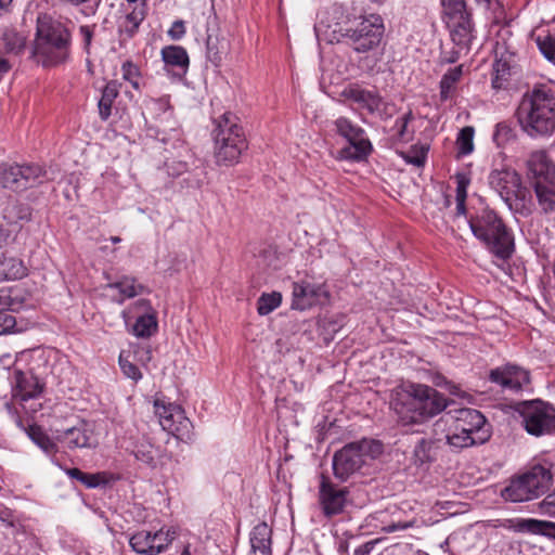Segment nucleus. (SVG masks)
<instances>
[{
  "label": "nucleus",
  "mask_w": 555,
  "mask_h": 555,
  "mask_svg": "<svg viewBox=\"0 0 555 555\" xmlns=\"http://www.w3.org/2000/svg\"><path fill=\"white\" fill-rule=\"evenodd\" d=\"M447 405L442 393L418 383H403L390 395V408L402 425L422 424L442 412Z\"/></svg>",
  "instance_id": "1"
},
{
  "label": "nucleus",
  "mask_w": 555,
  "mask_h": 555,
  "mask_svg": "<svg viewBox=\"0 0 555 555\" xmlns=\"http://www.w3.org/2000/svg\"><path fill=\"white\" fill-rule=\"evenodd\" d=\"M516 116L522 131L529 137H551L555 132V83H537L526 91Z\"/></svg>",
  "instance_id": "2"
},
{
  "label": "nucleus",
  "mask_w": 555,
  "mask_h": 555,
  "mask_svg": "<svg viewBox=\"0 0 555 555\" xmlns=\"http://www.w3.org/2000/svg\"><path fill=\"white\" fill-rule=\"evenodd\" d=\"M70 33L65 25L46 14L38 16L33 50L38 63L50 67L66 62L70 54Z\"/></svg>",
  "instance_id": "3"
},
{
  "label": "nucleus",
  "mask_w": 555,
  "mask_h": 555,
  "mask_svg": "<svg viewBox=\"0 0 555 555\" xmlns=\"http://www.w3.org/2000/svg\"><path fill=\"white\" fill-rule=\"evenodd\" d=\"M385 24L379 14L370 13L356 16L347 14L333 31L337 43H346L357 53H366L376 49L384 36Z\"/></svg>",
  "instance_id": "4"
},
{
  "label": "nucleus",
  "mask_w": 555,
  "mask_h": 555,
  "mask_svg": "<svg viewBox=\"0 0 555 555\" xmlns=\"http://www.w3.org/2000/svg\"><path fill=\"white\" fill-rule=\"evenodd\" d=\"M469 228L494 257L506 260L514 253L512 232L499 215L489 208H483L468 219Z\"/></svg>",
  "instance_id": "5"
},
{
  "label": "nucleus",
  "mask_w": 555,
  "mask_h": 555,
  "mask_svg": "<svg viewBox=\"0 0 555 555\" xmlns=\"http://www.w3.org/2000/svg\"><path fill=\"white\" fill-rule=\"evenodd\" d=\"M214 129L215 159L218 166H233L248 149V142L236 115L227 112L216 121Z\"/></svg>",
  "instance_id": "6"
},
{
  "label": "nucleus",
  "mask_w": 555,
  "mask_h": 555,
  "mask_svg": "<svg viewBox=\"0 0 555 555\" xmlns=\"http://www.w3.org/2000/svg\"><path fill=\"white\" fill-rule=\"evenodd\" d=\"M488 182L509 210L530 212V192L522 185L521 178L515 169L506 166L494 168L489 173Z\"/></svg>",
  "instance_id": "7"
},
{
  "label": "nucleus",
  "mask_w": 555,
  "mask_h": 555,
  "mask_svg": "<svg viewBox=\"0 0 555 555\" xmlns=\"http://www.w3.org/2000/svg\"><path fill=\"white\" fill-rule=\"evenodd\" d=\"M382 453L383 444L379 441L363 439L348 443L333 456L334 476L340 481H347L363 465Z\"/></svg>",
  "instance_id": "8"
},
{
  "label": "nucleus",
  "mask_w": 555,
  "mask_h": 555,
  "mask_svg": "<svg viewBox=\"0 0 555 555\" xmlns=\"http://www.w3.org/2000/svg\"><path fill=\"white\" fill-rule=\"evenodd\" d=\"M51 179L44 166L37 163H0V188L13 193L37 188Z\"/></svg>",
  "instance_id": "9"
},
{
  "label": "nucleus",
  "mask_w": 555,
  "mask_h": 555,
  "mask_svg": "<svg viewBox=\"0 0 555 555\" xmlns=\"http://www.w3.org/2000/svg\"><path fill=\"white\" fill-rule=\"evenodd\" d=\"M551 482V472L537 465L517 478H513L502 490L501 495L511 502L531 501L544 494L550 489Z\"/></svg>",
  "instance_id": "10"
},
{
  "label": "nucleus",
  "mask_w": 555,
  "mask_h": 555,
  "mask_svg": "<svg viewBox=\"0 0 555 555\" xmlns=\"http://www.w3.org/2000/svg\"><path fill=\"white\" fill-rule=\"evenodd\" d=\"M335 132L349 145L339 150L338 158L346 160H364L372 152V143L365 130L350 118L340 116L334 121Z\"/></svg>",
  "instance_id": "11"
},
{
  "label": "nucleus",
  "mask_w": 555,
  "mask_h": 555,
  "mask_svg": "<svg viewBox=\"0 0 555 555\" xmlns=\"http://www.w3.org/2000/svg\"><path fill=\"white\" fill-rule=\"evenodd\" d=\"M516 411L526 431L532 436L548 435L555 429V408L545 401H524L517 404Z\"/></svg>",
  "instance_id": "12"
},
{
  "label": "nucleus",
  "mask_w": 555,
  "mask_h": 555,
  "mask_svg": "<svg viewBox=\"0 0 555 555\" xmlns=\"http://www.w3.org/2000/svg\"><path fill=\"white\" fill-rule=\"evenodd\" d=\"M177 537L173 528L157 531L140 530L129 538V544L137 554L159 555L168 550Z\"/></svg>",
  "instance_id": "13"
},
{
  "label": "nucleus",
  "mask_w": 555,
  "mask_h": 555,
  "mask_svg": "<svg viewBox=\"0 0 555 555\" xmlns=\"http://www.w3.org/2000/svg\"><path fill=\"white\" fill-rule=\"evenodd\" d=\"M154 409L164 430L180 439L190 438L192 424L184 415V411L180 405L156 399L154 401Z\"/></svg>",
  "instance_id": "14"
},
{
  "label": "nucleus",
  "mask_w": 555,
  "mask_h": 555,
  "mask_svg": "<svg viewBox=\"0 0 555 555\" xmlns=\"http://www.w3.org/2000/svg\"><path fill=\"white\" fill-rule=\"evenodd\" d=\"M348 496L347 487H338L324 474L320 476L318 503L324 516L330 518L344 513Z\"/></svg>",
  "instance_id": "15"
},
{
  "label": "nucleus",
  "mask_w": 555,
  "mask_h": 555,
  "mask_svg": "<svg viewBox=\"0 0 555 555\" xmlns=\"http://www.w3.org/2000/svg\"><path fill=\"white\" fill-rule=\"evenodd\" d=\"M5 409L12 415L16 426L26 433L27 437L48 456H54L59 447L56 442L46 433V430L37 425L30 423L29 420L24 421L20 412L15 410L12 403H5Z\"/></svg>",
  "instance_id": "16"
},
{
  "label": "nucleus",
  "mask_w": 555,
  "mask_h": 555,
  "mask_svg": "<svg viewBox=\"0 0 555 555\" xmlns=\"http://www.w3.org/2000/svg\"><path fill=\"white\" fill-rule=\"evenodd\" d=\"M488 379L503 390L511 391H519L530 382L528 371L511 363L490 370Z\"/></svg>",
  "instance_id": "17"
},
{
  "label": "nucleus",
  "mask_w": 555,
  "mask_h": 555,
  "mask_svg": "<svg viewBox=\"0 0 555 555\" xmlns=\"http://www.w3.org/2000/svg\"><path fill=\"white\" fill-rule=\"evenodd\" d=\"M44 383L31 372L15 370L12 376V401H27L41 398Z\"/></svg>",
  "instance_id": "18"
},
{
  "label": "nucleus",
  "mask_w": 555,
  "mask_h": 555,
  "mask_svg": "<svg viewBox=\"0 0 555 555\" xmlns=\"http://www.w3.org/2000/svg\"><path fill=\"white\" fill-rule=\"evenodd\" d=\"M453 426L462 434H467L473 437H482L486 435V441L490 438V433L486 428V417L475 409L464 408L456 411L454 416Z\"/></svg>",
  "instance_id": "19"
},
{
  "label": "nucleus",
  "mask_w": 555,
  "mask_h": 555,
  "mask_svg": "<svg viewBox=\"0 0 555 555\" xmlns=\"http://www.w3.org/2000/svg\"><path fill=\"white\" fill-rule=\"evenodd\" d=\"M326 295L321 284L310 283L308 281L293 282L292 308L304 311L317 305L320 297Z\"/></svg>",
  "instance_id": "20"
},
{
  "label": "nucleus",
  "mask_w": 555,
  "mask_h": 555,
  "mask_svg": "<svg viewBox=\"0 0 555 555\" xmlns=\"http://www.w3.org/2000/svg\"><path fill=\"white\" fill-rule=\"evenodd\" d=\"M341 96L370 114L379 112L383 105V98L377 91L363 89L357 83L348 85L341 91Z\"/></svg>",
  "instance_id": "21"
},
{
  "label": "nucleus",
  "mask_w": 555,
  "mask_h": 555,
  "mask_svg": "<svg viewBox=\"0 0 555 555\" xmlns=\"http://www.w3.org/2000/svg\"><path fill=\"white\" fill-rule=\"evenodd\" d=\"M527 168L534 183H550L555 180V164L545 151H534L527 160Z\"/></svg>",
  "instance_id": "22"
},
{
  "label": "nucleus",
  "mask_w": 555,
  "mask_h": 555,
  "mask_svg": "<svg viewBox=\"0 0 555 555\" xmlns=\"http://www.w3.org/2000/svg\"><path fill=\"white\" fill-rule=\"evenodd\" d=\"M55 439L64 443L68 449L93 448L96 444L92 431L85 423H80L62 433L57 430Z\"/></svg>",
  "instance_id": "23"
},
{
  "label": "nucleus",
  "mask_w": 555,
  "mask_h": 555,
  "mask_svg": "<svg viewBox=\"0 0 555 555\" xmlns=\"http://www.w3.org/2000/svg\"><path fill=\"white\" fill-rule=\"evenodd\" d=\"M505 528L518 533L542 534L555 539V522L533 518L508 519Z\"/></svg>",
  "instance_id": "24"
},
{
  "label": "nucleus",
  "mask_w": 555,
  "mask_h": 555,
  "mask_svg": "<svg viewBox=\"0 0 555 555\" xmlns=\"http://www.w3.org/2000/svg\"><path fill=\"white\" fill-rule=\"evenodd\" d=\"M134 308H142L144 313L139 315L132 326V333L137 337L149 338L157 331V319L154 309L146 299H140L134 304Z\"/></svg>",
  "instance_id": "25"
},
{
  "label": "nucleus",
  "mask_w": 555,
  "mask_h": 555,
  "mask_svg": "<svg viewBox=\"0 0 555 555\" xmlns=\"http://www.w3.org/2000/svg\"><path fill=\"white\" fill-rule=\"evenodd\" d=\"M230 51L229 40L219 34L218 30L208 29L206 39V56L216 67L220 66L223 59Z\"/></svg>",
  "instance_id": "26"
},
{
  "label": "nucleus",
  "mask_w": 555,
  "mask_h": 555,
  "mask_svg": "<svg viewBox=\"0 0 555 555\" xmlns=\"http://www.w3.org/2000/svg\"><path fill=\"white\" fill-rule=\"evenodd\" d=\"M442 446V438L431 437L421 439L413 452L414 462L417 465L430 464L436 461Z\"/></svg>",
  "instance_id": "27"
},
{
  "label": "nucleus",
  "mask_w": 555,
  "mask_h": 555,
  "mask_svg": "<svg viewBox=\"0 0 555 555\" xmlns=\"http://www.w3.org/2000/svg\"><path fill=\"white\" fill-rule=\"evenodd\" d=\"M516 64L512 54H502L493 64V89L506 88V85L515 70Z\"/></svg>",
  "instance_id": "28"
},
{
  "label": "nucleus",
  "mask_w": 555,
  "mask_h": 555,
  "mask_svg": "<svg viewBox=\"0 0 555 555\" xmlns=\"http://www.w3.org/2000/svg\"><path fill=\"white\" fill-rule=\"evenodd\" d=\"M447 25L450 29L451 38L454 44L460 48H467L470 40L473 39V25L470 17H457L452 21H447Z\"/></svg>",
  "instance_id": "29"
},
{
  "label": "nucleus",
  "mask_w": 555,
  "mask_h": 555,
  "mask_svg": "<svg viewBox=\"0 0 555 555\" xmlns=\"http://www.w3.org/2000/svg\"><path fill=\"white\" fill-rule=\"evenodd\" d=\"M272 530L266 522L255 526L250 532V546L254 555H271Z\"/></svg>",
  "instance_id": "30"
},
{
  "label": "nucleus",
  "mask_w": 555,
  "mask_h": 555,
  "mask_svg": "<svg viewBox=\"0 0 555 555\" xmlns=\"http://www.w3.org/2000/svg\"><path fill=\"white\" fill-rule=\"evenodd\" d=\"M160 54L166 66L178 68L182 74L186 73L190 59L183 47L166 46L162 49Z\"/></svg>",
  "instance_id": "31"
},
{
  "label": "nucleus",
  "mask_w": 555,
  "mask_h": 555,
  "mask_svg": "<svg viewBox=\"0 0 555 555\" xmlns=\"http://www.w3.org/2000/svg\"><path fill=\"white\" fill-rule=\"evenodd\" d=\"M446 442L453 451H461L465 448L486 442V435L482 437H473L467 434H462L461 430L452 425L450 431L446 435Z\"/></svg>",
  "instance_id": "32"
},
{
  "label": "nucleus",
  "mask_w": 555,
  "mask_h": 555,
  "mask_svg": "<svg viewBox=\"0 0 555 555\" xmlns=\"http://www.w3.org/2000/svg\"><path fill=\"white\" fill-rule=\"evenodd\" d=\"M108 288L117 289L122 296L120 302L126 298H133L140 294L149 293L146 287L137 282L133 276L124 275L118 281L107 284Z\"/></svg>",
  "instance_id": "33"
},
{
  "label": "nucleus",
  "mask_w": 555,
  "mask_h": 555,
  "mask_svg": "<svg viewBox=\"0 0 555 555\" xmlns=\"http://www.w3.org/2000/svg\"><path fill=\"white\" fill-rule=\"evenodd\" d=\"M144 20L143 9L134 8L128 13L118 25L121 40L130 39L138 31L140 24Z\"/></svg>",
  "instance_id": "34"
},
{
  "label": "nucleus",
  "mask_w": 555,
  "mask_h": 555,
  "mask_svg": "<svg viewBox=\"0 0 555 555\" xmlns=\"http://www.w3.org/2000/svg\"><path fill=\"white\" fill-rule=\"evenodd\" d=\"M3 219L9 224L17 223L18 221H28L31 217L30 207L18 201H11L7 204L2 211Z\"/></svg>",
  "instance_id": "35"
},
{
  "label": "nucleus",
  "mask_w": 555,
  "mask_h": 555,
  "mask_svg": "<svg viewBox=\"0 0 555 555\" xmlns=\"http://www.w3.org/2000/svg\"><path fill=\"white\" fill-rule=\"evenodd\" d=\"M540 207L545 214L555 211V180L550 183H534Z\"/></svg>",
  "instance_id": "36"
},
{
  "label": "nucleus",
  "mask_w": 555,
  "mask_h": 555,
  "mask_svg": "<svg viewBox=\"0 0 555 555\" xmlns=\"http://www.w3.org/2000/svg\"><path fill=\"white\" fill-rule=\"evenodd\" d=\"M463 75V65L450 68L440 80V98L442 101L450 99L455 92V86Z\"/></svg>",
  "instance_id": "37"
},
{
  "label": "nucleus",
  "mask_w": 555,
  "mask_h": 555,
  "mask_svg": "<svg viewBox=\"0 0 555 555\" xmlns=\"http://www.w3.org/2000/svg\"><path fill=\"white\" fill-rule=\"evenodd\" d=\"M118 95V88L115 81L106 83L99 100V114L102 120H107L112 114V106Z\"/></svg>",
  "instance_id": "38"
},
{
  "label": "nucleus",
  "mask_w": 555,
  "mask_h": 555,
  "mask_svg": "<svg viewBox=\"0 0 555 555\" xmlns=\"http://www.w3.org/2000/svg\"><path fill=\"white\" fill-rule=\"evenodd\" d=\"M66 474L69 478L79 481L81 485L89 489L96 488L101 485L106 483L107 481L105 473H85L76 467L67 468Z\"/></svg>",
  "instance_id": "39"
},
{
  "label": "nucleus",
  "mask_w": 555,
  "mask_h": 555,
  "mask_svg": "<svg viewBox=\"0 0 555 555\" xmlns=\"http://www.w3.org/2000/svg\"><path fill=\"white\" fill-rule=\"evenodd\" d=\"M3 49L8 54H20L24 51L26 39L15 29L8 28L1 35Z\"/></svg>",
  "instance_id": "40"
},
{
  "label": "nucleus",
  "mask_w": 555,
  "mask_h": 555,
  "mask_svg": "<svg viewBox=\"0 0 555 555\" xmlns=\"http://www.w3.org/2000/svg\"><path fill=\"white\" fill-rule=\"evenodd\" d=\"M0 275L5 280H17L26 275V268L16 258H7L0 262Z\"/></svg>",
  "instance_id": "41"
},
{
  "label": "nucleus",
  "mask_w": 555,
  "mask_h": 555,
  "mask_svg": "<svg viewBox=\"0 0 555 555\" xmlns=\"http://www.w3.org/2000/svg\"><path fill=\"white\" fill-rule=\"evenodd\" d=\"M475 129L472 126L462 128L456 138L457 157L469 155L474 151Z\"/></svg>",
  "instance_id": "42"
},
{
  "label": "nucleus",
  "mask_w": 555,
  "mask_h": 555,
  "mask_svg": "<svg viewBox=\"0 0 555 555\" xmlns=\"http://www.w3.org/2000/svg\"><path fill=\"white\" fill-rule=\"evenodd\" d=\"M132 452L138 461L151 466L155 464L157 449L150 441L138 442Z\"/></svg>",
  "instance_id": "43"
},
{
  "label": "nucleus",
  "mask_w": 555,
  "mask_h": 555,
  "mask_svg": "<svg viewBox=\"0 0 555 555\" xmlns=\"http://www.w3.org/2000/svg\"><path fill=\"white\" fill-rule=\"evenodd\" d=\"M282 301V295L278 292L262 294L257 302V311L260 315H267L276 309Z\"/></svg>",
  "instance_id": "44"
},
{
  "label": "nucleus",
  "mask_w": 555,
  "mask_h": 555,
  "mask_svg": "<svg viewBox=\"0 0 555 555\" xmlns=\"http://www.w3.org/2000/svg\"><path fill=\"white\" fill-rule=\"evenodd\" d=\"M442 4L444 8V14L447 21H452L457 17H467L469 14L466 12L464 0H442Z\"/></svg>",
  "instance_id": "45"
},
{
  "label": "nucleus",
  "mask_w": 555,
  "mask_h": 555,
  "mask_svg": "<svg viewBox=\"0 0 555 555\" xmlns=\"http://www.w3.org/2000/svg\"><path fill=\"white\" fill-rule=\"evenodd\" d=\"M541 53L551 62H555V34L540 35L535 39Z\"/></svg>",
  "instance_id": "46"
},
{
  "label": "nucleus",
  "mask_w": 555,
  "mask_h": 555,
  "mask_svg": "<svg viewBox=\"0 0 555 555\" xmlns=\"http://www.w3.org/2000/svg\"><path fill=\"white\" fill-rule=\"evenodd\" d=\"M515 138L514 129L509 124L502 121L495 126L493 141L498 146H504Z\"/></svg>",
  "instance_id": "47"
},
{
  "label": "nucleus",
  "mask_w": 555,
  "mask_h": 555,
  "mask_svg": "<svg viewBox=\"0 0 555 555\" xmlns=\"http://www.w3.org/2000/svg\"><path fill=\"white\" fill-rule=\"evenodd\" d=\"M428 153V146L426 145H413L410 151H408L403 158L406 163L421 167L425 164L426 157Z\"/></svg>",
  "instance_id": "48"
},
{
  "label": "nucleus",
  "mask_w": 555,
  "mask_h": 555,
  "mask_svg": "<svg viewBox=\"0 0 555 555\" xmlns=\"http://www.w3.org/2000/svg\"><path fill=\"white\" fill-rule=\"evenodd\" d=\"M122 77L125 80L129 81L131 86L135 89H140V69L133 64L131 61H126L121 66Z\"/></svg>",
  "instance_id": "49"
},
{
  "label": "nucleus",
  "mask_w": 555,
  "mask_h": 555,
  "mask_svg": "<svg viewBox=\"0 0 555 555\" xmlns=\"http://www.w3.org/2000/svg\"><path fill=\"white\" fill-rule=\"evenodd\" d=\"M119 366L126 377L134 382H138L142 378V373L139 367L129 361L122 353L119 356Z\"/></svg>",
  "instance_id": "50"
},
{
  "label": "nucleus",
  "mask_w": 555,
  "mask_h": 555,
  "mask_svg": "<svg viewBox=\"0 0 555 555\" xmlns=\"http://www.w3.org/2000/svg\"><path fill=\"white\" fill-rule=\"evenodd\" d=\"M11 403L12 405L17 403L22 411L29 417H34V415L42 409V402L40 401V398L28 399L27 401H12ZM13 408L16 410L15 406Z\"/></svg>",
  "instance_id": "51"
},
{
  "label": "nucleus",
  "mask_w": 555,
  "mask_h": 555,
  "mask_svg": "<svg viewBox=\"0 0 555 555\" xmlns=\"http://www.w3.org/2000/svg\"><path fill=\"white\" fill-rule=\"evenodd\" d=\"M165 167L167 172L172 177H178L185 172L189 168L188 163L185 160H177L175 158H166Z\"/></svg>",
  "instance_id": "52"
},
{
  "label": "nucleus",
  "mask_w": 555,
  "mask_h": 555,
  "mask_svg": "<svg viewBox=\"0 0 555 555\" xmlns=\"http://www.w3.org/2000/svg\"><path fill=\"white\" fill-rule=\"evenodd\" d=\"M413 119V114L411 111L405 113L402 117L396 120L395 127L397 128L398 139L401 141H408L409 138L406 135L408 125Z\"/></svg>",
  "instance_id": "53"
},
{
  "label": "nucleus",
  "mask_w": 555,
  "mask_h": 555,
  "mask_svg": "<svg viewBox=\"0 0 555 555\" xmlns=\"http://www.w3.org/2000/svg\"><path fill=\"white\" fill-rule=\"evenodd\" d=\"M539 506L541 514L555 517V491L540 502Z\"/></svg>",
  "instance_id": "54"
},
{
  "label": "nucleus",
  "mask_w": 555,
  "mask_h": 555,
  "mask_svg": "<svg viewBox=\"0 0 555 555\" xmlns=\"http://www.w3.org/2000/svg\"><path fill=\"white\" fill-rule=\"evenodd\" d=\"M16 324L15 318L8 311H0V335L9 333Z\"/></svg>",
  "instance_id": "55"
},
{
  "label": "nucleus",
  "mask_w": 555,
  "mask_h": 555,
  "mask_svg": "<svg viewBox=\"0 0 555 555\" xmlns=\"http://www.w3.org/2000/svg\"><path fill=\"white\" fill-rule=\"evenodd\" d=\"M14 299L11 297L10 291L0 289V311H9L14 309Z\"/></svg>",
  "instance_id": "56"
},
{
  "label": "nucleus",
  "mask_w": 555,
  "mask_h": 555,
  "mask_svg": "<svg viewBox=\"0 0 555 555\" xmlns=\"http://www.w3.org/2000/svg\"><path fill=\"white\" fill-rule=\"evenodd\" d=\"M415 521H398V522H391L385 527L382 528V531L385 533H392L398 530H406L409 528L414 527Z\"/></svg>",
  "instance_id": "57"
},
{
  "label": "nucleus",
  "mask_w": 555,
  "mask_h": 555,
  "mask_svg": "<svg viewBox=\"0 0 555 555\" xmlns=\"http://www.w3.org/2000/svg\"><path fill=\"white\" fill-rule=\"evenodd\" d=\"M185 34V27L182 21H176L168 30V35L173 40L181 39Z\"/></svg>",
  "instance_id": "58"
},
{
  "label": "nucleus",
  "mask_w": 555,
  "mask_h": 555,
  "mask_svg": "<svg viewBox=\"0 0 555 555\" xmlns=\"http://www.w3.org/2000/svg\"><path fill=\"white\" fill-rule=\"evenodd\" d=\"M79 31H80V35L83 38V42H85L86 48H88L90 46V43H91L92 38H93V29H92V27H90L88 25H82V26H80Z\"/></svg>",
  "instance_id": "59"
},
{
  "label": "nucleus",
  "mask_w": 555,
  "mask_h": 555,
  "mask_svg": "<svg viewBox=\"0 0 555 555\" xmlns=\"http://www.w3.org/2000/svg\"><path fill=\"white\" fill-rule=\"evenodd\" d=\"M467 183L468 182L466 181L464 176L459 177V179H457V186H456V196L462 195L463 198H466V196H467V193H466Z\"/></svg>",
  "instance_id": "60"
},
{
  "label": "nucleus",
  "mask_w": 555,
  "mask_h": 555,
  "mask_svg": "<svg viewBox=\"0 0 555 555\" xmlns=\"http://www.w3.org/2000/svg\"><path fill=\"white\" fill-rule=\"evenodd\" d=\"M374 542H366L354 550L353 555H370Z\"/></svg>",
  "instance_id": "61"
},
{
  "label": "nucleus",
  "mask_w": 555,
  "mask_h": 555,
  "mask_svg": "<svg viewBox=\"0 0 555 555\" xmlns=\"http://www.w3.org/2000/svg\"><path fill=\"white\" fill-rule=\"evenodd\" d=\"M11 238V231L3 225H0V248L8 244Z\"/></svg>",
  "instance_id": "62"
},
{
  "label": "nucleus",
  "mask_w": 555,
  "mask_h": 555,
  "mask_svg": "<svg viewBox=\"0 0 555 555\" xmlns=\"http://www.w3.org/2000/svg\"><path fill=\"white\" fill-rule=\"evenodd\" d=\"M11 69V64L10 62L3 57V56H0V80L2 79V77L9 73Z\"/></svg>",
  "instance_id": "63"
},
{
  "label": "nucleus",
  "mask_w": 555,
  "mask_h": 555,
  "mask_svg": "<svg viewBox=\"0 0 555 555\" xmlns=\"http://www.w3.org/2000/svg\"><path fill=\"white\" fill-rule=\"evenodd\" d=\"M465 199L462 195L456 196V214L457 216L465 215L466 208H465Z\"/></svg>",
  "instance_id": "64"
}]
</instances>
